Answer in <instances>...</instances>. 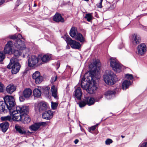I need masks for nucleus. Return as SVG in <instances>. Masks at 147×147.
<instances>
[{
    "mask_svg": "<svg viewBox=\"0 0 147 147\" xmlns=\"http://www.w3.org/2000/svg\"><path fill=\"white\" fill-rule=\"evenodd\" d=\"M32 78L35 80V83L39 84L43 81V78L40 75V72L38 71H36L32 75Z\"/></svg>",
    "mask_w": 147,
    "mask_h": 147,
    "instance_id": "nucleus-12",
    "label": "nucleus"
},
{
    "mask_svg": "<svg viewBox=\"0 0 147 147\" xmlns=\"http://www.w3.org/2000/svg\"><path fill=\"white\" fill-rule=\"evenodd\" d=\"M58 104L56 102H51V108L53 110H55L57 108Z\"/></svg>",
    "mask_w": 147,
    "mask_h": 147,
    "instance_id": "nucleus-40",
    "label": "nucleus"
},
{
    "mask_svg": "<svg viewBox=\"0 0 147 147\" xmlns=\"http://www.w3.org/2000/svg\"><path fill=\"white\" fill-rule=\"evenodd\" d=\"M29 107L26 105L17 106L15 110H29Z\"/></svg>",
    "mask_w": 147,
    "mask_h": 147,
    "instance_id": "nucleus-27",
    "label": "nucleus"
},
{
    "mask_svg": "<svg viewBox=\"0 0 147 147\" xmlns=\"http://www.w3.org/2000/svg\"><path fill=\"white\" fill-rule=\"evenodd\" d=\"M9 123L7 121H5L0 124V127L1 131L4 133L5 132L9 127Z\"/></svg>",
    "mask_w": 147,
    "mask_h": 147,
    "instance_id": "nucleus-20",
    "label": "nucleus"
},
{
    "mask_svg": "<svg viewBox=\"0 0 147 147\" xmlns=\"http://www.w3.org/2000/svg\"><path fill=\"white\" fill-rule=\"evenodd\" d=\"M96 127H97V125H95L89 127L88 128V130L90 132L91 131H94L96 129Z\"/></svg>",
    "mask_w": 147,
    "mask_h": 147,
    "instance_id": "nucleus-45",
    "label": "nucleus"
},
{
    "mask_svg": "<svg viewBox=\"0 0 147 147\" xmlns=\"http://www.w3.org/2000/svg\"><path fill=\"white\" fill-rule=\"evenodd\" d=\"M8 111H0V113H4L5 112L6 113Z\"/></svg>",
    "mask_w": 147,
    "mask_h": 147,
    "instance_id": "nucleus-55",
    "label": "nucleus"
},
{
    "mask_svg": "<svg viewBox=\"0 0 147 147\" xmlns=\"http://www.w3.org/2000/svg\"><path fill=\"white\" fill-rule=\"evenodd\" d=\"M79 142V140L78 139H76L74 141V143L75 144H77Z\"/></svg>",
    "mask_w": 147,
    "mask_h": 147,
    "instance_id": "nucleus-53",
    "label": "nucleus"
},
{
    "mask_svg": "<svg viewBox=\"0 0 147 147\" xmlns=\"http://www.w3.org/2000/svg\"><path fill=\"white\" fill-rule=\"evenodd\" d=\"M35 110H47L49 109V107L47 102H42L35 105Z\"/></svg>",
    "mask_w": 147,
    "mask_h": 147,
    "instance_id": "nucleus-11",
    "label": "nucleus"
},
{
    "mask_svg": "<svg viewBox=\"0 0 147 147\" xmlns=\"http://www.w3.org/2000/svg\"><path fill=\"white\" fill-rule=\"evenodd\" d=\"M78 33L76 28L75 27H72L69 32L70 36L72 38H75Z\"/></svg>",
    "mask_w": 147,
    "mask_h": 147,
    "instance_id": "nucleus-24",
    "label": "nucleus"
},
{
    "mask_svg": "<svg viewBox=\"0 0 147 147\" xmlns=\"http://www.w3.org/2000/svg\"><path fill=\"white\" fill-rule=\"evenodd\" d=\"M123 47V45H122V47L121 48H120L119 47V48L120 49H121V48Z\"/></svg>",
    "mask_w": 147,
    "mask_h": 147,
    "instance_id": "nucleus-60",
    "label": "nucleus"
},
{
    "mask_svg": "<svg viewBox=\"0 0 147 147\" xmlns=\"http://www.w3.org/2000/svg\"><path fill=\"white\" fill-rule=\"evenodd\" d=\"M102 97V96H99L94 99V98L91 97H85V100L88 105H91L93 104L95 101H98Z\"/></svg>",
    "mask_w": 147,
    "mask_h": 147,
    "instance_id": "nucleus-13",
    "label": "nucleus"
},
{
    "mask_svg": "<svg viewBox=\"0 0 147 147\" xmlns=\"http://www.w3.org/2000/svg\"><path fill=\"white\" fill-rule=\"evenodd\" d=\"M116 93V92L114 90H109L105 93V95L107 99H110L114 96Z\"/></svg>",
    "mask_w": 147,
    "mask_h": 147,
    "instance_id": "nucleus-23",
    "label": "nucleus"
},
{
    "mask_svg": "<svg viewBox=\"0 0 147 147\" xmlns=\"http://www.w3.org/2000/svg\"><path fill=\"white\" fill-rule=\"evenodd\" d=\"M65 40L67 43L69 44L72 48L79 49L80 48V44L72 40L69 36H66Z\"/></svg>",
    "mask_w": 147,
    "mask_h": 147,
    "instance_id": "nucleus-7",
    "label": "nucleus"
},
{
    "mask_svg": "<svg viewBox=\"0 0 147 147\" xmlns=\"http://www.w3.org/2000/svg\"><path fill=\"white\" fill-rule=\"evenodd\" d=\"M112 140L110 139H108L105 141V144L107 145H109L110 144L112 143Z\"/></svg>",
    "mask_w": 147,
    "mask_h": 147,
    "instance_id": "nucleus-46",
    "label": "nucleus"
},
{
    "mask_svg": "<svg viewBox=\"0 0 147 147\" xmlns=\"http://www.w3.org/2000/svg\"><path fill=\"white\" fill-rule=\"evenodd\" d=\"M57 65H58V67H57V69L59 68V67L60 66V63L59 62H58L57 63Z\"/></svg>",
    "mask_w": 147,
    "mask_h": 147,
    "instance_id": "nucleus-57",
    "label": "nucleus"
},
{
    "mask_svg": "<svg viewBox=\"0 0 147 147\" xmlns=\"http://www.w3.org/2000/svg\"><path fill=\"white\" fill-rule=\"evenodd\" d=\"M15 128L17 132L21 135H25L26 134V129L23 127L19 125H16L15 126Z\"/></svg>",
    "mask_w": 147,
    "mask_h": 147,
    "instance_id": "nucleus-18",
    "label": "nucleus"
},
{
    "mask_svg": "<svg viewBox=\"0 0 147 147\" xmlns=\"http://www.w3.org/2000/svg\"><path fill=\"white\" fill-rule=\"evenodd\" d=\"M5 2L4 0H1L0 1V5L3 4Z\"/></svg>",
    "mask_w": 147,
    "mask_h": 147,
    "instance_id": "nucleus-54",
    "label": "nucleus"
},
{
    "mask_svg": "<svg viewBox=\"0 0 147 147\" xmlns=\"http://www.w3.org/2000/svg\"><path fill=\"white\" fill-rule=\"evenodd\" d=\"M115 7L113 5H110V7H109V9H113Z\"/></svg>",
    "mask_w": 147,
    "mask_h": 147,
    "instance_id": "nucleus-51",
    "label": "nucleus"
},
{
    "mask_svg": "<svg viewBox=\"0 0 147 147\" xmlns=\"http://www.w3.org/2000/svg\"><path fill=\"white\" fill-rule=\"evenodd\" d=\"M46 124V123L45 122L36 123L30 126L29 129L31 131H36L38 129L40 126H45Z\"/></svg>",
    "mask_w": 147,
    "mask_h": 147,
    "instance_id": "nucleus-14",
    "label": "nucleus"
},
{
    "mask_svg": "<svg viewBox=\"0 0 147 147\" xmlns=\"http://www.w3.org/2000/svg\"><path fill=\"white\" fill-rule=\"evenodd\" d=\"M51 57L50 55H45L41 57V60L43 63H47L51 60Z\"/></svg>",
    "mask_w": 147,
    "mask_h": 147,
    "instance_id": "nucleus-31",
    "label": "nucleus"
},
{
    "mask_svg": "<svg viewBox=\"0 0 147 147\" xmlns=\"http://www.w3.org/2000/svg\"><path fill=\"white\" fill-rule=\"evenodd\" d=\"M9 38L10 39L15 40V39H17V35L16 34L14 35H11L9 36Z\"/></svg>",
    "mask_w": 147,
    "mask_h": 147,
    "instance_id": "nucleus-48",
    "label": "nucleus"
},
{
    "mask_svg": "<svg viewBox=\"0 0 147 147\" xmlns=\"http://www.w3.org/2000/svg\"><path fill=\"white\" fill-rule=\"evenodd\" d=\"M5 57V55L2 52H0V62L2 61Z\"/></svg>",
    "mask_w": 147,
    "mask_h": 147,
    "instance_id": "nucleus-43",
    "label": "nucleus"
},
{
    "mask_svg": "<svg viewBox=\"0 0 147 147\" xmlns=\"http://www.w3.org/2000/svg\"><path fill=\"white\" fill-rule=\"evenodd\" d=\"M85 78H84V77L82 78V81H83V82H86V81H85Z\"/></svg>",
    "mask_w": 147,
    "mask_h": 147,
    "instance_id": "nucleus-56",
    "label": "nucleus"
},
{
    "mask_svg": "<svg viewBox=\"0 0 147 147\" xmlns=\"http://www.w3.org/2000/svg\"><path fill=\"white\" fill-rule=\"evenodd\" d=\"M99 124L98 123L97 124H96V125H97V126Z\"/></svg>",
    "mask_w": 147,
    "mask_h": 147,
    "instance_id": "nucleus-63",
    "label": "nucleus"
},
{
    "mask_svg": "<svg viewBox=\"0 0 147 147\" xmlns=\"http://www.w3.org/2000/svg\"><path fill=\"white\" fill-rule=\"evenodd\" d=\"M132 40L133 43L134 44H137L140 43V38L139 36L134 34L133 36Z\"/></svg>",
    "mask_w": 147,
    "mask_h": 147,
    "instance_id": "nucleus-25",
    "label": "nucleus"
},
{
    "mask_svg": "<svg viewBox=\"0 0 147 147\" xmlns=\"http://www.w3.org/2000/svg\"><path fill=\"white\" fill-rule=\"evenodd\" d=\"M36 6H37V5L36 4H34V7H36Z\"/></svg>",
    "mask_w": 147,
    "mask_h": 147,
    "instance_id": "nucleus-59",
    "label": "nucleus"
},
{
    "mask_svg": "<svg viewBox=\"0 0 147 147\" xmlns=\"http://www.w3.org/2000/svg\"><path fill=\"white\" fill-rule=\"evenodd\" d=\"M17 59L13 57L10 59V63L7 67L9 69H11L12 74H16L18 72L20 68V65L18 62H16Z\"/></svg>",
    "mask_w": 147,
    "mask_h": 147,
    "instance_id": "nucleus-2",
    "label": "nucleus"
},
{
    "mask_svg": "<svg viewBox=\"0 0 147 147\" xmlns=\"http://www.w3.org/2000/svg\"><path fill=\"white\" fill-rule=\"evenodd\" d=\"M92 13H89L86 14L84 18L88 22H91L93 17L92 16Z\"/></svg>",
    "mask_w": 147,
    "mask_h": 147,
    "instance_id": "nucleus-33",
    "label": "nucleus"
},
{
    "mask_svg": "<svg viewBox=\"0 0 147 147\" xmlns=\"http://www.w3.org/2000/svg\"><path fill=\"white\" fill-rule=\"evenodd\" d=\"M74 92V95L75 97L78 100H80L82 95L81 88L80 87L77 88V89L75 90Z\"/></svg>",
    "mask_w": 147,
    "mask_h": 147,
    "instance_id": "nucleus-21",
    "label": "nucleus"
},
{
    "mask_svg": "<svg viewBox=\"0 0 147 147\" xmlns=\"http://www.w3.org/2000/svg\"><path fill=\"white\" fill-rule=\"evenodd\" d=\"M53 20L56 22H61L63 23L64 22V20L61 14L58 13H57L53 17Z\"/></svg>",
    "mask_w": 147,
    "mask_h": 147,
    "instance_id": "nucleus-19",
    "label": "nucleus"
},
{
    "mask_svg": "<svg viewBox=\"0 0 147 147\" xmlns=\"http://www.w3.org/2000/svg\"><path fill=\"white\" fill-rule=\"evenodd\" d=\"M110 66L113 69L117 72L121 71L122 67L115 58L111 57L110 58Z\"/></svg>",
    "mask_w": 147,
    "mask_h": 147,
    "instance_id": "nucleus-4",
    "label": "nucleus"
},
{
    "mask_svg": "<svg viewBox=\"0 0 147 147\" xmlns=\"http://www.w3.org/2000/svg\"><path fill=\"white\" fill-rule=\"evenodd\" d=\"M13 42L9 41L7 42L4 50V52L5 54H10L12 53Z\"/></svg>",
    "mask_w": 147,
    "mask_h": 147,
    "instance_id": "nucleus-15",
    "label": "nucleus"
},
{
    "mask_svg": "<svg viewBox=\"0 0 147 147\" xmlns=\"http://www.w3.org/2000/svg\"><path fill=\"white\" fill-rule=\"evenodd\" d=\"M41 91L38 89H35L33 91V94L35 97H39L41 96Z\"/></svg>",
    "mask_w": 147,
    "mask_h": 147,
    "instance_id": "nucleus-32",
    "label": "nucleus"
},
{
    "mask_svg": "<svg viewBox=\"0 0 147 147\" xmlns=\"http://www.w3.org/2000/svg\"><path fill=\"white\" fill-rule=\"evenodd\" d=\"M3 99L7 108L9 110H11L15 105L14 98L12 96L6 95L3 98Z\"/></svg>",
    "mask_w": 147,
    "mask_h": 147,
    "instance_id": "nucleus-5",
    "label": "nucleus"
},
{
    "mask_svg": "<svg viewBox=\"0 0 147 147\" xmlns=\"http://www.w3.org/2000/svg\"><path fill=\"white\" fill-rule=\"evenodd\" d=\"M16 90V88L14 85L10 84L8 85L6 88V91L9 94H11Z\"/></svg>",
    "mask_w": 147,
    "mask_h": 147,
    "instance_id": "nucleus-22",
    "label": "nucleus"
},
{
    "mask_svg": "<svg viewBox=\"0 0 147 147\" xmlns=\"http://www.w3.org/2000/svg\"><path fill=\"white\" fill-rule=\"evenodd\" d=\"M142 28L144 30L147 31V27H146L143 26H142Z\"/></svg>",
    "mask_w": 147,
    "mask_h": 147,
    "instance_id": "nucleus-52",
    "label": "nucleus"
},
{
    "mask_svg": "<svg viewBox=\"0 0 147 147\" xmlns=\"http://www.w3.org/2000/svg\"><path fill=\"white\" fill-rule=\"evenodd\" d=\"M68 67H70V66H67V67H68Z\"/></svg>",
    "mask_w": 147,
    "mask_h": 147,
    "instance_id": "nucleus-64",
    "label": "nucleus"
},
{
    "mask_svg": "<svg viewBox=\"0 0 147 147\" xmlns=\"http://www.w3.org/2000/svg\"><path fill=\"white\" fill-rule=\"evenodd\" d=\"M39 58L36 55H32L28 59V65L30 67L35 66L38 62Z\"/></svg>",
    "mask_w": 147,
    "mask_h": 147,
    "instance_id": "nucleus-9",
    "label": "nucleus"
},
{
    "mask_svg": "<svg viewBox=\"0 0 147 147\" xmlns=\"http://www.w3.org/2000/svg\"><path fill=\"white\" fill-rule=\"evenodd\" d=\"M131 84L129 81L125 80L124 81L122 84V88L123 90H125L128 88Z\"/></svg>",
    "mask_w": 147,
    "mask_h": 147,
    "instance_id": "nucleus-28",
    "label": "nucleus"
},
{
    "mask_svg": "<svg viewBox=\"0 0 147 147\" xmlns=\"http://www.w3.org/2000/svg\"><path fill=\"white\" fill-rule=\"evenodd\" d=\"M10 114V115H8L6 116L2 117H1V119L2 121H11V116Z\"/></svg>",
    "mask_w": 147,
    "mask_h": 147,
    "instance_id": "nucleus-34",
    "label": "nucleus"
},
{
    "mask_svg": "<svg viewBox=\"0 0 147 147\" xmlns=\"http://www.w3.org/2000/svg\"><path fill=\"white\" fill-rule=\"evenodd\" d=\"M53 115L52 111H46L42 114V117L44 119L50 120L52 118Z\"/></svg>",
    "mask_w": 147,
    "mask_h": 147,
    "instance_id": "nucleus-17",
    "label": "nucleus"
},
{
    "mask_svg": "<svg viewBox=\"0 0 147 147\" xmlns=\"http://www.w3.org/2000/svg\"><path fill=\"white\" fill-rule=\"evenodd\" d=\"M94 64L95 65L96 67L99 68L100 67V63L98 60H96L94 62Z\"/></svg>",
    "mask_w": 147,
    "mask_h": 147,
    "instance_id": "nucleus-42",
    "label": "nucleus"
},
{
    "mask_svg": "<svg viewBox=\"0 0 147 147\" xmlns=\"http://www.w3.org/2000/svg\"><path fill=\"white\" fill-rule=\"evenodd\" d=\"M28 111H24V121L25 123H29L31 121L30 118L27 115Z\"/></svg>",
    "mask_w": 147,
    "mask_h": 147,
    "instance_id": "nucleus-29",
    "label": "nucleus"
},
{
    "mask_svg": "<svg viewBox=\"0 0 147 147\" xmlns=\"http://www.w3.org/2000/svg\"><path fill=\"white\" fill-rule=\"evenodd\" d=\"M51 91L52 96L54 97L55 99H57L58 98L57 89L56 87L55 86H52Z\"/></svg>",
    "mask_w": 147,
    "mask_h": 147,
    "instance_id": "nucleus-26",
    "label": "nucleus"
},
{
    "mask_svg": "<svg viewBox=\"0 0 147 147\" xmlns=\"http://www.w3.org/2000/svg\"><path fill=\"white\" fill-rule=\"evenodd\" d=\"M121 137L122 138H123L125 137V136H123V135H121Z\"/></svg>",
    "mask_w": 147,
    "mask_h": 147,
    "instance_id": "nucleus-58",
    "label": "nucleus"
},
{
    "mask_svg": "<svg viewBox=\"0 0 147 147\" xmlns=\"http://www.w3.org/2000/svg\"><path fill=\"white\" fill-rule=\"evenodd\" d=\"M87 104L86 102L84 100L81 101L79 103V106L80 107H83L85 106Z\"/></svg>",
    "mask_w": 147,
    "mask_h": 147,
    "instance_id": "nucleus-39",
    "label": "nucleus"
},
{
    "mask_svg": "<svg viewBox=\"0 0 147 147\" xmlns=\"http://www.w3.org/2000/svg\"><path fill=\"white\" fill-rule=\"evenodd\" d=\"M18 50H15L13 52V54L16 57H17L21 55L22 54L21 53L19 50V49H18ZM19 50H20L19 49Z\"/></svg>",
    "mask_w": 147,
    "mask_h": 147,
    "instance_id": "nucleus-36",
    "label": "nucleus"
},
{
    "mask_svg": "<svg viewBox=\"0 0 147 147\" xmlns=\"http://www.w3.org/2000/svg\"><path fill=\"white\" fill-rule=\"evenodd\" d=\"M74 38H75V39L81 42H84L85 41L84 38L80 33H78L77 34V35Z\"/></svg>",
    "mask_w": 147,
    "mask_h": 147,
    "instance_id": "nucleus-30",
    "label": "nucleus"
},
{
    "mask_svg": "<svg viewBox=\"0 0 147 147\" xmlns=\"http://www.w3.org/2000/svg\"><path fill=\"white\" fill-rule=\"evenodd\" d=\"M87 82H83V80L81 81V87L83 88L84 89L87 90V88H88V85H87Z\"/></svg>",
    "mask_w": 147,
    "mask_h": 147,
    "instance_id": "nucleus-35",
    "label": "nucleus"
},
{
    "mask_svg": "<svg viewBox=\"0 0 147 147\" xmlns=\"http://www.w3.org/2000/svg\"><path fill=\"white\" fill-rule=\"evenodd\" d=\"M5 106L6 105L3 101L0 102V110H7L5 109Z\"/></svg>",
    "mask_w": 147,
    "mask_h": 147,
    "instance_id": "nucleus-37",
    "label": "nucleus"
},
{
    "mask_svg": "<svg viewBox=\"0 0 147 147\" xmlns=\"http://www.w3.org/2000/svg\"><path fill=\"white\" fill-rule=\"evenodd\" d=\"M141 147H147V142H144L141 145Z\"/></svg>",
    "mask_w": 147,
    "mask_h": 147,
    "instance_id": "nucleus-49",
    "label": "nucleus"
},
{
    "mask_svg": "<svg viewBox=\"0 0 147 147\" xmlns=\"http://www.w3.org/2000/svg\"><path fill=\"white\" fill-rule=\"evenodd\" d=\"M90 77L91 78V81L92 82L93 84L92 83H90L86 90L89 93L92 94L94 93L95 92L97 87L95 84V82L93 80V75H91Z\"/></svg>",
    "mask_w": 147,
    "mask_h": 147,
    "instance_id": "nucleus-10",
    "label": "nucleus"
},
{
    "mask_svg": "<svg viewBox=\"0 0 147 147\" xmlns=\"http://www.w3.org/2000/svg\"><path fill=\"white\" fill-rule=\"evenodd\" d=\"M138 55H142L146 51V45L144 43H142L138 46Z\"/></svg>",
    "mask_w": 147,
    "mask_h": 147,
    "instance_id": "nucleus-16",
    "label": "nucleus"
},
{
    "mask_svg": "<svg viewBox=\"0 0 147 147\" xmlns=\"http://www.w3.org/2000/svg\"><path fill=\"white\" fill-rule=\"evenodd\" d=\"M50 90V87L48 86H46V87H45L43 88V92L45 94H46L48 95L49 94V91Z\"/></svg>",
    "mask_w": 147,
    "mask_h": 147,
    "instance_id": "nucleus-38",
    "label": "nucleus"
},
{
    "mask_svg": "<svg viewBox=\"0 0 147 147\" xmlns=\"http://www.w3.org/2000/svg\"><path fill=\"white\" fill-rule=\"evenodd\" d=\"M4 85L0 82V92H3L4 91Z\"/></svg>",
    "mask_w": 147,
    "mask_h": 147,
    "instance_id": "nucleus-47",
    "label": "nucleus"
},
{
    "mask_svg": "<svg viewBox=\"0 0 147 147\" xmlns=\"http://www.w3.org/2000/svg\"><path fill=\"white\" fill-rule=\"evenodd\" d=\"M57 79V76L56 75H55L51 78L50 81L51 83L54 82L56 81Z\"/></svg>",
    "mask_w": 147,
    "mask_h": 147,
    "instance_id": "nucleus-44",
    "label": "nucleus"
},
{
    "mask_svg": "<svg viewBox=\"0 0 147 147\" xmlns=\"http://www.w3.org/2000/svg\"><path fill=\"white\" fill-rule=\"evenodd\" d=\"M125 77L128 80H132L133 79V75L131 74H126L125 75Z\"/></svg>",
    "mask_w": 147,
    "mask_h": 147,
    "instance_id": "nucleus-41",
    "label": "nucleus"
},
{
    "mask_svg": "<svg viewBox=\"0 0 147 147\" xmlns=\"http://www.w3.org/2000/svg\"><path fill=\"white\" fill-rule=\"evenodd\" d=\"M19 39H17L16 40V42L14 43V45L16 48L20 50H23L26 47L24 41H22L20 39L22 38L23 39L22 36L20 34L17 35V38Z\"/></svg>",
    "mask_w": 147,
    "mask_h": 147,
    "instance_id": "nucleus-6",
    "label": "nucleus"
},
{
    "mask_svg": "<svg viewBox=\"0 0 147 147\" xmlns=\"http://www.w3.org/2000/svg\"><path fill=\"white\" fill-rule=\"evenodd\" d=\"M103 78L105 82L109 85L114 84L117 80L116 75L111 70L106 71Z\"/></svg>",
    "mask_w": 147,
    "mask_h": 147,
    "instance_id": "nucleus-1",
    "label": "nucleus"
},
{
    "mask_svg": "<svg viewBox=\"0 0 147 147\" xmlns=\"http://www.w3.org/2000/svg\"><path fill=\"white\" fill-rule=\"evenodd\" d=\"M102 3L100 2L98 4H97V6L99 8H102Z\"/></svg>",
    "mask_w": 147,
    "mask_h": 147,
    "instance_id": "nucleus-50",
    "label": "nucleus"
},
{
    "mask_svg": "<svg viewBox=\"0 0 147 147\" xmlns=\"http://www.w3.org/2000/svg\"><path fill=\"white\" fill-rule=\"evenodd\" d=\"M19 29H18L17 28V30L18 31H20V30H19Z\"/></svg>",
    "mask_w": 147,
    "mask_h": 147,
    "instance_id": "nucleus-61",
    "label": "nucleus"
},
{
    "mask_svg": "<svg viewBox=\"0 0 147 147\" xmlns=\"http://www.w3.org/2000/svg\"><path fill=\"white\" fill-rule=\"evenodd\" d=\"M102 1H103V0H100V3H102Z\"/></svg>",
    "mask_w": 147,
    "mask_h": 147,
    "instance_id": "nucleus-62",
    "label": "nucleus"
},
{
    "mask_svg": "<svg viewBox=\"0 0 147 147\" xmlns=\"http://www.w3.org/2000/svg\"><path fill=\"white\" fill-rule=\"evenodd\" d=\"M32 94V90L30 88H26L23 91L22 95L20 96L19 100L20 102H23L25 99L29 98Z\"/></svg>",
    "mask_w": 147,
    "mask_h": 147,
    "instance_id": "nucleus-8",
    "label": "nucleus"
},
{
    "mask_svg": "<svg viewBox=\"0 0 147 147\" xmlns=\"http://www.w3.org/2000/svg\"><path fill=\"white\" fill-rule=\"evenodd\" d=\"M11 115H12L13 120L18 121L22 120L24 115L25 111H8Z\"/></svg>",
    "mask_w": 147,
    "mask_h": 147,
    "instance_id": "nucleus-3",
    "label": "nucleus"
}]
</instances>
